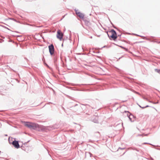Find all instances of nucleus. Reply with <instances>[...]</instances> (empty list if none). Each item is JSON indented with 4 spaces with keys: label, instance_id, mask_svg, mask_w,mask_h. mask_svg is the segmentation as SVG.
<instances>
[{
    "label": "nucleus",
    "instance_id": "f257e3e1",
    "mask_svg": "<svg viewBox=\"0 0 160 160\" xmlns=\"http://www.w3.org/2000/svg\"><path fill=\"white\" fill-rule=\"evenodd\" d=\"M24 124L26 126L31 129L39 131V129L40 128V126L38 124L32 122H25Z\"/></svg>",
    "mask_w": 160,
    "mask_h": 160
},
{
    "label": "nucleus",
    "instance_id": "f03ea898",
    "mask_svg": "<svg viewBox=\"0 0 160 160\" xmlns=\"http://www.w3.org/2000/svg\"><path fill=\"white\" fill-rule=\"evenodd\" d=\"M110 32H111L112 33V35L110 36L107 32V34L108 37L110 39V38H111L113 40H115L117 38V34L116 32L113 29H112L110 31Z\"/></svg>",
    "mask_w": 160,
    "mask_h": 160
},
{
    "label": "nucleus",
    "instance_id": "7ed1b4c3",
    "mask_svg": "<svg viewBox=\"0 0 160 160\" xmlns=\"http://www.w3.org/2000/svg\"><path fill=\"white\" fill-rule=\"evenodd\" d=\"M9 142L10 143H12L15 148L18 149L20 148L18 141L14 140L12 142H11L10 140H9Z\"/></svg>",
    "mask_w": 160,
    "mask_h": 160
},
{
    "label": "nucleus",
    "instance_id": "20e7f679",
    "mask_svg": "<svg viewBox=\"0 0 160 160\" xmlns=\"http://www.w3.org/2000/svg\"><path fill=\"white\" fill-rule=\"evenodd\" d=\"M49 52L51 55H52L54 52V46L52 44H51L48 46Z\"/></svg>",
    "mask_w": 160,
    "mask_h": 160
},
{
    "label": "nucleus",
    "instance_id": "39448f33",
    "mask_svg": "<svg viewBox=\"0 0 160 160\" xmlns=\"http://www.w3.org/2000/svg\"><path fill=\"white\" fill-rule=\"evenodd\" d=\"M63 37V33L59 30H58L57 32V37L58 38L61 40Z\"/></svg>",
    "mask_w": 160,
    "mask_h": 160
},
{
    "label": "nucleus",
    "instance_id": "423d86ee",
    "mask_svg": "<svg viewBox=\"0 0 160 160\" xmlns=\"http://www.w3.org/2000/svg\"><path fill=\"white\" fill-rule=\"evenodd\" d=\"M83 20L85 24L88 26H89L90 25V22L89 20L88 19H83Z\"/></svg>",
    "mask_w": 160,
    "mask_h": 160
},
{
    "label": "nucleus",
    "instance_id": "0eeeda50",
    "mask_svg": "<svg viewBox=\"0 0 160 160\" xmlns=\"http://www.w3.org/2000/svg\"><path fill=\"white\" fill-rule=\"evenodd\" d=\"M127 116L130 119V121L131 122H133L134 121V119H132L134 118V116L132 114H130L129 115L128 114H127Z\"/></svg>",
    "mask_w": 160,
    "mask_h": 160
},
{
    "label": "nucleus",
    "instance_id": "6e6552de",
    "mask_svg": "<svg viewBox=\"0 0 160 160\" xmlns=\"http://www.w3.org/2000/svg\"><path fill=\"white\" fill-rule=\"evenodd\" d=\"M78 14L77 15L81 19H84V15L82 13L79 12V13H78Z\"/></svg>",
    "mask_w": 160,
    "mask_h": 160
},
{
    "label": "nucleus",
    "instance_id": "1a4fd4ad",
    "mask_svg": "<svg viewBox=\"0 0 160 160\" xmlns=\"http://www.w3.org/2000/svg\"><path fill=\"white\" fill-rule=\"evenodd\" d=\"M56 125H54L53 126H50L48 127V129L49 130H51L52 129H54L55 128H57V126H56Z\"/></svg>",
    "mask_w": 160,
    "mask_h": 160
},
{
    "label": "nucleus",
    "instance_id": "9d476101",
    "mask_svg": "<svg viewBox=\"0 0 160 160\" xmlns=\"http://www.w3.org/2000/svg\"><path fill=\"white\" fill-rule=\"evenodd\" d=\"M155 71L157 72L160 73V69H155Z\"/></svg>",
    "mask_w": 160,
    "mask_h": 160
},
{
    "label": "nucleus",
    "instance_id": "9b49d317",
    "mask_svg": "<svg viewBox=\"0 0 160 160\" xmlns=\"http://www.w3.org/2000/svg\"><path fill=\"white\" fill-rule=\"evenodd\" d=\"M131 149L132 150H136V151H138V152H139V150H138L136 148H131Z\"/></svg>",
    "mask_w": 160,
    "mask_h": 160
},
{
    "label": "nucleus",
    "instance_id": "f8f14e48",
    "mask_svg": "<svg viewBox=\"0 0 160 160\" xmlns=\"http://www.w3.org/2000/svg\"><path fill=\"white\" fill-rule=\"evenodd\" d=\"M74 10L77 15L78 14V13H79L80 12H78V10L77 9H75Z\"/></svg>",
    "mask_w": 160,
    "mask_h": 160
},
{
    "label": "nucleus",
    "instance_id": "ddd939ff",
    "mask_svg": "<svg viewBox=\"0 0 160 160\" xmlns=\"http://www.w3.org/2000/svg\"><path fill=\"white\" fill-rule=\"evenodd\" d=\"M143 98L144 99L146 100L147 101H148V99L147 98H146L144 97H143Z\"/></svg>",
    "mask_w": 160,
    "mask_h": 160
},
{
    "label": "nucleus",
    "instance_id": "4468645a",
    "mask_svg": "<svg viewBox=\"0 0 160 160\" xmlns=\"http://www.w3.org/2000/svg\"><path fill=\"white\" fill-rule=\"evenodd\" d=\"M125 149V148H122L120 147H119L118 149H120L121 150H123V149Z\"/></svg>",
    "mask_w": 160,
    "mask_h": 160
},
{
    "label": "nucleus",
    "instance_id": "2eb2a0df",
    "mask_svg": "<svg viewBox=\"0 0 160 160\" xmlns=\"http://www.w3.org/2000/svg\"><path fill=\"white\" fill-rule=\"evenodd\" d=\"M111 23L112 24V26H113V27L115 28H116V27L112 23V22H111Z\"/></svg>",
    "mask_w": 160,
    "mask_h": 160
},
{
    "label": "nucleus",
    "instance_id": "dca6fc26",
    "mask_svg": "<svg viewBox=\"0 0 160 160\" xmlns=\"http://www.w3.org/2000/svg\"><path fill=\"white\" fill-rule=\"evenodd\" d=\"M134 35H135L136 36H140V37H142V36H140V35H138V34H134Z\"/></svg>",
    "mask_w": 160,
    "mask_h": 160
},
{
    "label": "nucleus",
    "instance_id": "f3484780",
    "mask_svg": "<svg viewBox=\"0 0 160 160\" xmlns=\"http://www.w3.org/2000/svg\"><path fill=\"white\" fill-rule=\"evenodd\" d=\"M148 102H151V103H153V102H152V101H149V100H148Z\"/></svg>",
    "mask_w": 160,
    "mask_h": 160
},
{
    "label": "nucleus",
    "instance_id": "a211bd4d",
    "mask_svg": "<svg viewBox=\"0 0 160 160\" xmlns=\"http://www.w3.org/2000/svg\"><path fill=\"white\" fill-rule=\"evenodd\" d=\"M158 103V102H153V103L154 104H157V103Z\"/></svg>",
    "mask_w": 160,
    "mask_h": 160
},
{
    "label": "nucleus",
    "instance_id": "6ab92c4d",
    "mask_svg": "<svg viewBox=\"0 0 160 160\" xmlns=\"http://www.w3.org/2000/svg\"><path fill=\"white\" fill-rule=\"evenodd\" d=\"M89 154H90V157H92V154L91 153H90V152H89Z\"/></svg>",
    "mask_w": 160,
    "mask_h": 160
},
{
    "label": "nucleus",
    "instance_id": "aec40b11",
    "mask_svg": "<svg viewBox=\"0 0 160 160\" xmlns=\"http://www.w3.org/2000/svg\"><path fill=\"white\" fill-rule=\"evenodd\" d=\"M120 47H121L122 48H123V49H125V48H124L123 47H122V46H120Z\"/></svg>",
    "mask_w": 160,
    "mask_h": 160
},
{
    "label": "nucleus",
    "instance_id": "412c9836",
    "mask_svg": "<svg viewBox=\"0 0 160 160\" xmlns=\"http://www.w3.org/2000/svg\"><path fill=\"white\" fill-rule=\"evenodd\" d=\"M94 122L95 123H98V121L97 120H96Z\"/></svg>",
    "mask_w": 160,
    "mask_h": 160
},
{
    "label": "nucleus",
    "instance_id": "4be33fe9",
    "mask_svg": "<svg viewBox=\"0 0 160 160\" xmlns=\"http://www.w3.org/2000/svg\"><path fill=\"white\" fill-rule=\"evenodd\" d=\"M150 106H148V105H147L145 107V108H147V107H150Z\"/></svg>",
    "mask_w": 160,
    "mask_h": 160
},
{
    "label": "nucleus",
    "instance_id": "5701e85b",
    "mask_svg": "<svg viewBox=\"0 0 160 160\" xmlns=\"http://www.w3.org/2000/svg\"><path fill=\"white\" fill-rule=\"evenodd\" d=\"M141 108H142V109H144V108H145V107H142Z\"/></svg>",
    "mask_w": 160,
    "mask_h": 160
},
{
    "label": "nucleus",
    "instance_id": "b1692460",
    "mask_svg": "<svg viewBox=\"0 0 160 160\" xmlns=\"http://www.w3.org/2000/svg\"><path fill=\"white\" fill-rule=\"evenodd\" d=\"M148 144V143H146V142H145V143H143L142 144Z\"/></svg>",
    "mask_w": 160,
    "mask_h": 160
},
{
    "label": "nucleus",
    "instance_id": "393cba45",
    "mask_svg": "<svg viewBox=\"0 0 160 160\" xmlns=\"http://www.w3.org/2000/svg\"><path fill=\"white\" fill-rule=\"evenodd\" d=\"M136 92V93L138 94H139V93L138 92Z\"/></svg>",
    "mask_w": 160,
    "mask_h": 160
},
{
    "label": "nucleus",
    "instance_id": "a878e982",
    "mask_svg": "<svg viewBox=\"0 0 160 160\" xmlns=\"http://www.w3.org/2000/svg\"><path fill=\"white\" fill-rule=\"evenodd\" d=\"M139 107H140L141 108L142 107H141V106H140V105H139Z\"/></svg>",
    "mask_w": 160,
    "mask_h": 160
},
{
    "label": "nucleus",
    "instance_id": "bb28decb",
    "mask_svg": "<svg viewBox=\"0 0 160 160\" xmlns=\"http://www.w3.org/2000/svg\"><path fill=\"white\" fill-rule=\"evenodd\" d=\"M118 36H120V37H121V35H118Z\"/></svg>",
    "mask_w": 160,
    "mask_h": 160
},
{
    "label": "nucleus",
    "instance_id": "cd10ccee",
    "mask_svg": "<svg viewBox=\"0 0 160 160\" xmlns=\"http://www.w3.org/2000/svg\"><path fill=\"white\" fill-rule=\"evenodd\" d=\"M147 135H148V134H145V135L147 136Z\"/></svg>",
    "mask_w": 160,
    "mask_h": 160
},
{
    "label": "nucleus",
    "instance_id": "c85d7f7f",
    "mask_svg": "<svg viewBox=\"0 0 160 160\" xmlns=\"http://www.w3.org/2000/svg\"><path fill=\"white\" fill-rule=\"evenodd\" d=\"M90 38H92V36L90 37Z\"/></svg>",
    "mask_w": 160,
    "mask_h": 160
},
{
    "label": "nucleus",
    "instance_id": "c756f323",
    "mask_svg": "<svg viewBox=\"0 0 160 160\" xmlns=\"http://www.w3.org/2000/svg\"><path fill=\"white\" fill-rule=\"evenodd\" d=\"M46 66H48V65L47 64H46Z\"/></svg>",
    "mask_w": 160,
    "mask_h": 160
},
{
    "label": "nucleus",
    "instance_id": "7c9ffc66",
    "mask_svg": "<svg viewBox=\"0 0 160 160\" xmlns=\"http://www.w3.org/2000/svg\"><path fill=\"white\" fill-rule=\"evenodd\" d=\"M62 46H63V44H62Z\"/></svg>",
    "mask_w": 160,
    "mask_h": 160
},
{
    "label": "nucleus",
    "instance_id": "2f4dec72",
    "mask_svg": "<svg viewBox=\"0 0 160 160\" xmlns=\"http://www.w3.org/2000/svg\"><path fill=\"white\" fill-rule=\"evenodd\" d=\"M139 136H142V135H139Z\"/></svg>",
    "mask_w": 160,
    "mask_h": 160
},
{
    "label": "nucleus",
    "instance_id": "473e14b6",
    "mask_svg": "<svg viewBox=\"0 0 160 160\" xmlns=\"http://www.w3.org/2000/svg\"><path fill=\"white\" fill-rule=\"evenodd\" d=\"M1 42L0 41V43Z\"/></svg>",
    "mask_w": 160,
    "mask_h": 160
},
{
    "label": "nucleus",
    "instance_id": "72a5a7b5",
    "mask_svg": "<svg viewBox=\"0 0 160 160\" xmlns=\"http://www.w3.org/2000/svg\"><path fill=\"white\" fill-rule=\"evenodd\" d=\"M152 160H153V159Z\"/></svg>",
    "mask_w": 160,
    "mask_h": 160
}]
</instances>
